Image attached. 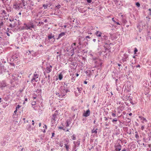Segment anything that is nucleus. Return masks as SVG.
<instances>
[{
	"label": "nucleus",
	"mask_w": 151,
	"mask_h": 151,
	"mask_svg": "<svg viewBox=\"0 0 151 151\" xmlns=\"http://www.w3.org/2000/svg\"><path fill=\"white\" fill-rule=\"evenodd\" d=\"M68 89L65 88L64 86H61L59 90V92H56V94L61 99L65 98V96L68 92H69Z\"/></svg>",
	"instance_id": "nucleus-1"
},
{
	"label": "nucleus",
	"mask_w": 151,
	"mask_h": 151,
	"mask_svg": "<svg viewBox=\"0 0 151 151\" xmlns=\"http://www.w3.org/2000/svg\"><path fill=\"white\" fill-rule=\"evenodd\" d=\"M25 5V1L24 0H22L15 2L13 5V7L14 9L18 10L21 8L24 7Z\"/></svg>",
	"instance_id": "nucleus-2"
},
{
	"label": "nucleus",
	"mask_w": 151,
	"mask_h": 151,
	"mask_svg": "<svg viewBox=\"0 0 151 151\" xmlns=\"http://www.w3.org/2000/svg\"><path fill=\"white\" fill-rule=\"evenodd\" d=\"M6 63V61L4 59L0 60V74H3L6 70L4 65Z\"/></svg>",
	"instance_id": "nucleus-3"
},
{
	"label": "nucleus",
	"mask_w": 151,
	"mask_h": 151,
	"mask_svg": "<svg viewBox=\"0 0 151 151\" xmlns=\"http://www.w3.org/2000/svg\"><path fill=\"white\" fill-rule=\"evenodd\" d=\"M39 75L36 74L35 72L31 80L32 83H35L38 81Z\"/></svg>",
	"instance_id": "nucleus-4"
},
{
	"label": "nucleus",
	"mask_w": 151,
	"mask_h": 151,
	"mask_svg": "<svg viewBox=\"0 0 151 151\" xmlns=\"http://www.w3.org/2000/svg\"><path fill=\"white\" fill-rule=\"evenodd\" d=\"M48 38L49 42H50L51 43L53 44L54 42L55 41V39L54 35H52L51 33H50L48 35Z\"/></svg>",
	"instance_id": "nucleus-5"
},
{
	"label": "nucleus",
	"mask_w": 151,
	"mask_h": 151,
	"mask_svg": "<svg viewBox=\"0 0 151 151\" xmlns=\"http://www.w3.org/2000/svg\"><path fill=\"white\" fill-rule=\"evenodd\" d=\"M93 59L95 60V63L97 66H101L102 64V61L99 59H96V58H93Z\"/></svg>",
	"instance_id": "nucleus-6"
},
{
	"label": "nucleus",
	"mask_w": 151,
	"mask_h": 151,
	"mask_svg": "<svg viewBox=\"0 0 151 151\" xmlns=\"http://www.w3.org/2000/svg\"><path fill=\"white\" fill-rule=\"evenodd\" d=\"M18 56L16 54H14L10 58L9 60L11 62H15L17 60Z\"/></svg>",
	"instance_id": "nucleus-7"
},
{
	"label": "nucleus",
	"mask_w": 151,
	"mask_h": 151,
	"mask_svg": "<svg viewBox=\"0 0 151 151\" xmlns=\"http://www.w3.org/2000/svg\"><path fill=\"white\" fill-rule=\"evenodd\" d=\"M19 77V73L18 72H16L12 76V79L14 80H17Z\"/></svg>",
	"instance_id": "nucleus-8"
},
{
	"label": "nucleus",
	"mask_w": 151,
	"mask_h": 151,
	"mask_svg": "<svg viewBox=\"0 0 151 151\" xmlns=\"http://www.w3.org/2000/svg\"><path fill=\"white\" fill-rule=\"evenodd\" d=\"M57 114L55 113L54 114L52 115V118L51 119V122L52 124H55V121L57 120L58 118L57 117Z\"/></svg>",
	"instance_id": "nucleus-9"
},
{
	"label": "nucleus",
	"mask_w": 151,
	"mask_h": 151,
	"mask_svg": "<svg viewBox=\"0 0 151 151\" xmlns=\"http://www.w3.org/2000/svg\"><path fill=\"white\" fill-rule=\"evenodd\" d=\"M52 66L51 65H49L47 66L45 70V72L47 73H50L52 71Z\"/></svg>",
	"instance_id": "nucleus-10"
},
{
	"label": "nucleus",
	"mask_w": 151,
	"mask_h": 151,
	"mask_svg": "<svg viewBox=\"0 0 151 151\" xmlns=\"http://www.w3.org/2000/svg\"><path fill=\"white\" fill-rule=\"evenodd\" d=\"M20 41L22 43H25L27 42V37L26 36H23L21 38Z\"/></svg>",
	"instance_id": "nucleus-11"
},
{
	"label": "nucleus",
	"mask_w": 151,
	"mask_h": 151,
	"mask_svg": "<svg viewBox=\"0 0 151 151\" xmlns=\"http://www.w3.org/2000/svg\"><path fill=\"white\" fill-rule=\"evenodd\" d=\"M124 106H120L117 108V113L119 114L121 113L124 110Z\"/></svg>",
	"instance_id": "nucleus-12"
},
{
	"label": "nucleus",
	"mask_w": 151,
	"mask_h": 151,
	"mask_svg": "<svg viewBox=\"0 0 151 151\" xmlns=\"http://www.w3.org/2000/svg\"><path fill=\"white\" fill-rule=\"evenodd\" d=\"M37 91H38V93L39 92H40V91L38 90H37V91H36V93H34L33 94V98L34 100L35 99H38V96H40V95H39V94H38L37 95L36 94V93H37Z\"/></svg>",
	"instance_id": "nucleus-13"
},
{
	"label": "nucleus",
	"mask_w": 151,
	"mask_h": 151,
	"mask_svg": "<svg viewBox=\"0 0 151 151\" xmlns=\"http://www.w3.org/2000/svg\"><path fill=\"white\" fill-rule=\"evenodd\" d=\"M128 55L126 54H124V56L122 58V60L123 62H127V60H128Z\"/></svg>",
	"instance_id": "nucleus-14"
},
{
	"label": "nucleus",
	"mask_w": 151,
	"mask_h": 151,
	"mask_svg": "<svg viewBox=\"0 0 151 151\" xmlns=\"http://www.w3.org/2000/svg\"><path fill=\"white\" fill-rule=\"evenodd\" d=\"M78 43L80 45H81L83 43L82 42L84 40V38L82 37L79 36L78 38Z\"/></svg>",
	"instance_id": "nucleus-15"
},
{
	"label": "nucleus",
	"mask_w": 151,
	"mask_h": 151,
	"mask_svg": "<svg viewBox=\"0 0 151 151\" xmlns=\"http://www.w3.org/2000/svg\"><path fill=\"white\" fill-rule=\"evenodd\" d=\"M6 86V84L4 81H2L0 82V88H4Z\"/></svg>",
	"instance_id": "nucleus-16"
},
{
	"label": "nucleus",
	"mask_w": 151,
	"mask_h": 151,
	"mask_svg": "<svg viewBox=\"0 0 151 151\" xmlns=\"http://www.w3.org/2000/svg\"><path fill=\"white\" fill-rule=\"evenodd\" d=\"M66 35L65 32H62L60 34H59L58 37L56 38V40H58L61 37L65 35Z\"/></svg>",
	"instance_id": "nucleus-17"
},
{
	"label": "nucleus",
	"mask_w": 151,
	"mask_h": 151,
	"mask_svg": "<svg viewBox=\"0 0 151 151\" xmlns=\"http://www.w3.org/2000/svg\"><path fill=\"white\" fill-rule=\"evenodd\" d=\"M115 150L116 151H120L122 148V146L119 144H118L115 147Z\"/></svg>",
	"instance_id": "nucleus-18"
},
{
	"label": "nucleus",
	"mask_w": 151,
	"mask_h": 151,
	"mask_svg": "<svg viewBox=\"0 0 151 151\" xmlns=\"http://www.w3.org/2000/svg\"><path fill=\"white\" fill-rule=\"evenodd\" d=\"M90 110L88 109L83 114V116L85 117H87L89 116L90 114Z\"/></svg>",
	"instance_id": "nucleus-19"
},
{
	"label": "nucleus",
	"mask_w": 151,
	"mask_h": 151,
	"mask_svg": "<svg viewBox=\"0 0 151 151\" xmlns=\"http://www.w3.org/2000/svg\"><path fill=\"white\" fill-rule=\"evenodd\" d=\"M66 142L67 144H64L65 146V147L67 151H68L69 150V145L68 144L69 142V141L68 140H66Z\"/></svg>",
	"instance_id": "nucleus-20"
},
{
	"label": "nucleus",
	"mask_w": 151,
	"mask_h": 151,
	"mask_svg": "<svg viewBox=\"0 0 151 151\" xmlns=\"http://www.w3.org/2000/svg\"><path fill=\"white\" fill-rule=\"evenodd\" d=\"M51 5V3H47L46 4H44L43 5V7H44V9H46L48 8V7H50V6Z\"/></svg>",
	"instance_id": "nucleus-21"
},
{
	"label": "nucleus",
	"mask_w": 151,
	"mask_h": 151,
	"mask_svg": "<svg viewBox=\"0 0 151 151\" xmlns=\"http://www.w3.org/2000/svg\"><path fill=\"white\" fill-rule=\"evenodd\" d=\"M80 139L77 140V141H74L73 142V144L74 145H76V146L78 147L80 144Z\"/></svg>",
	"instance_id": "nucleus-22"
},
{
	"label": "nucleus",
	"mask_w": 151,
	"mask_h": 151,
	"mask_svg": "<svg viewBox=\"0 0 151 151\" xmlns=\"http://www.w3.org/2000/svg\"><path fill=\"white\" fill-rule=\"evenodd\" d=\"M24 26L23 27V29H29V28H29V25H27V24H26L25 23H24Z\"/></svg>",
	"instance_id": "nucleus-23"
},
{
	"label": "nucleus",
	"mask_w": 151,
	"mask_h": 151,
	"mask_svg": "<svg viewBox=\"0 0 151 151\" xmlns=\"http://www.w3.org/2000/svg\"><path fill=\"white\" fill-rule=\"evenodd\" d=\"M101 39L102 41H104L105 40L107 39L108 37L106 36L105 35H101Z\"/></svg>",
	"instance_id": "nucleus-24"
},
{
	"label": "nucleus",
	"mask_w": 151,
	"mask_h": 151,
	"mask_svg": "<svg viewBox=\"0 0 151 151\" xmlns=\"http://www.w3.org/2000/svg\"><path fill=\"white\" fill-rule=\"evenodd\" d=\"M139 118L140 119V120L141 121L143 122V123H144V122H147V120H146V119L144 118V117H139Z\"/></svg>",
	"instance_id": "nucleus-25"
},
{
	"label": "nucleus",
	"mask_w": 151,
	"mask_h": 151,
	"mask_svg": "<svg viewBox=\"0 0 151 151\" xmlns=\"http://www.w3.org/2000/svg\"><path fill=\"white\" fill-rule=\"evenodd\" d=\"M26 128L27 130L29 131H31L32 129V128L31 127V126L30 124L27 125Z\"/></svg>",
	"instance_id": "nucleus-26"
},
{
	"label": "nucleus",
	"mask_w": 151,
	"mask_h": 151,
	"mask_svg": "<svg viewBox=\"0 0 151 151\" xmlns=\"http://www.w3.org/2000/svg\"><path fill=\"white\" fill-rule=\"evenodd\" d=\"M97 129H95L94 128L92 130L91 133L92 134L94 133L95 134H97Z\"/></svg>",
	"instance_id": "nucleus-27"
},
{
	"label": "nucleus",
	"mask_w": 151,
	"mask_h": 151,
	"mask_svg": "<svg viewBox=\"0 0 151 151\" xmlns=\"http://www.w3.org/2000/svg\"><path fill=\"white\" fill-rule=\"evenodd\" d=\"M71 124V122L70 120L68 119L66 121V126L68 127Z\"/></svg>",
	"instance_id": "nucleus-28"
},
{
	"label": "nucleus",
	"mask_w": 151,
	"mask_h": 151,
	"mask_svg": "<svg viewBox=\"0 0 151 151\" xmlns=\"http://www.w3.org/2000/svg\"><path fill=\"white\" fill-rule=\"evenodd\" d=\"M0 14H1L6 16L7 14V12L5 10H2L1 11Z\"/></svg>",
	"instance_id": "nucleus-29"
},
{
	"label": "nucleus",
	"mask_w": 151,
	"mask_h": 151,
	"mask_svg": "<svg viewBox=\"0 0 151 151\" xmlns=\"http://www.w3.org/2000/svg\"><path fill=\"white\" fill-rule=\"evenodd\" d=\"M96 34L97 36V37H101V35H102L101 32L99 31H97L96 32Z\"/></svg>",
	"instance_id": "nucleus-30"
},
{
	"label": "nucleus",
	"mask_w": 151,
	"mask_h": 151,
	"mask_svg": "<svg viewBox=\"0 0 151 151\" xmlns=\"http://www.w3.org/2000/svg\"><path fill=\"white\" fill-rule=\"evenodd\" d=\"M129 98H130L129 96H125L124 97L123 100L124 101H127V100H129Z\"/></svg>",
	"instance_id": "nucleus-31"
},
{
	"label": "nucleus",
	"mask_w": 151,
	"mask_h": 151,
	"mask_svg": "<svg viewBox=\"0 0 151 151\" xmlns=\"http://www.w3.org/2000/svg\"><path fill=\"white\" fill-rule=\"evenodd\" d=\"M63 77V75L62 74V73H60V74L58 75V78L60 80H61Z\"/></svg>",
	"instance_id": "nucleus-32"
},
{
	"label": "nucleus",
	"mask_w": 151,
	"mask_h": 151,
	"mask_svg": "<svg viewBox=\"0 0 151 151\" xmlns=\"http://www.w3.org/2000/svg\"><path fill=\"white\" fill-rule=\"evenodd\" d=\"M33 108L35 110H37L39 109L40 108V106L38 105L36 106H33Z\"/></svg>",
	"instance_id": "nucleus-33"
},
{
	"label": "nucleus",
	"mask_w": 151,
	"mask_h": 151,
	"mask_svg": "<svg viewBox=\"0 0 151 151\" xmlns=\"http://www.w3.org/2000/svg\"><path fill=\"white\" fill-rule=\"evenodd\" d=\"M118 121L117 119L116 118L113 119L112 120V122L113 124H116V122Z\"/></svg>",
	"instance_id": "nucleus-34"
},
{
	"label": "nucleus",
	"mask_w": 151,
	"mask_h": 151,
	"mask_svg": "<svg viewBox=\"0 0 151 151\" xmlns=\"http://www.w3.org/2000/svg\"><path fill=\"white\" fill-rule=\"evenodd\" d=\"M71 139L73 140H75L76 139V136L75 134H73L71 137Z\"/></svg>",
	"instance_id": "nucleus-35"
},
{
	"label": "nucleus",
	"mask_w": 151,
	"mask_h": 151,
	"mask_svg": "<svg viewBox=\"0 0 151 151\" xmlns=\"http://www.w3.org/2000/svg\"><path fill=\"white\" fill-rule=\"evenodd\" d=\"M78 147L76 146V145H74L73 146L72 149V151H76L77 150V149H76V147Z\"/></svg>",
	"instance_id": "nucleus-36"
},
{
	"label": "nucleus",
	"mask_w": 151,
	"mask_h": 151,
	"mask_svg": "<svg viewBox=\"0 0 151 151\" xmlns=\"http://www.w3.org/2000/svg\"><path fill=\"white\" fill-rule=\"evenodd\" d=\"M135 137L137 139H138L139 138V137L138 132H135Z\"/></svg>",
	"instance_id": "nucleus-37"
},
{
	"label": "nucleus",
	"mask_w": 151,
	"mask_h": 151,
	"mask_svg": "<svg viewBox=\"0 0 151 151\" xmlns=\"http://www.w3.org/2000/svg\"><path fill=\"white\" fill-rule=\"evenodd\" d=\"M35 26L33 24H31L29 25V29H31L32 28H34Z\"/></svg>",
	"instance_id": "nucleus-38"
},
{
	"label": "nucleus",
	"mask_w": 151,
	"mask_h": 151,
	"mask_svg": "<svg viewBox=\"0 0 151 151\" xmlns=\"http://www.w3.org/2000/svg\"><path fill=\"white\" fill-rule=\"evenodd\" d=\"M47 78H48V80H47V81H48V82L49 83H50V75H48V76H47Z\"/></svg>",
	"instance_id": "nucleus-39"
},
{
	"label": "nucleus",
	"mask_w": 151,
	"mask_h": 151,
	"mask_svg": "<svg viewBox=\"0 0 151 151\" xmlns=\"http://www.w3.org/2000/svg\"><path fill=\"white\" fill-rule=\"evenodd\" d=\"M115 111L114 112H111V114L113 117H115L116 116V114L115 113Z\"/></svg>",
	"instance_id": "nucleus-40"
},
{
	"label": "nucleus",
	"mask_w": 151,
	"mask_h": 151,
	"mask_svg": "<svg viewBox=\"0 0 151 151\" xmlns=\"http://www.w3.org/2000/svg\"><path fill=\"white\" fill-rule=\"evenodd\" d=\"M76 46V43H74L72 45V47L73 48V51H75V49H76V47H74Z\"/></svg>",
	"instance_id": "nucleus-41"
},
{
	"label": "nucleus",
	"mask_w": 151,
	"mask_h": 151,
	"mask_svg": "<svg viewBox=\"0 0 151 151\" xmlns=\"http://www.w3.org/2000/svg\"><path fill=\"white\" fill-rule=\"evenodd\" d=\"M18 149H21V151H25V149L23 148H22V146H20L18 147Z\"/></svg>",
	"instance_id": "nucleus-42"
},
{
	"label": "nucleus",
	"mask_w": 151,
	"mask_h": 151,
	"mask_svg": "<svg viewBox=\"0 0 151 151\" xmlns=\"http://www.w3.org/2000/svg\"><path fill=\"white\" fill-rule=\"evenodd\" d=\"M6 143V141L5 140V138L4 139V142L2 144V146H5Z\"/></svg>",
	"instance_id": "nucleus-43"
},
{
	"label": "nucleus",
	"mask_w": 151,
	"mask_h": 151,
	"mask_svg": "<svg viewBox=\"0 0 151 151\" xmlns=\"http://www.w3.org/2000/svg\"><path fill=\"white\" fill-rule=\"evenodd\" d=\"M116 104H117L123 105L124 104V103L123 102H121L120 101H117L116 102Z\"/></svg>",
	"instance_id": "nucleus-44"
},
{
	"label": "nucleus",
	"mask_w": 151,
	"mask_h": 151,
	"mask_svg": "<svg viewBox=\"0 0 151 151\" xmlns=\"http://www.w3.org/2000/svg\"><path fill=\"white\" fill-rule=\"evenodd\" d=\"M10 64L11 65L14 66V67L15 66V64H14V63H13V62H11L10 63Z\"/></svg>",
	"instance_id": "nucleus-45"
},
{
	"label": "nucleus",
	"mask_w": 151,
	"mask_h": 151,
	"mask_svg": "<svg viewBox=\"0 0 151 151\" xmlns=\"http://www.w3.org/2000/svg\"><path fill=\"white\" fill-rule=\"evenodd\" d=\"M58 128L61 129H63V130L65 131V129L64 128V127L62 126H60L58 127Z\"/></svg>",
	"instance_id": "nucleus-46"
},
{
	"label": "nucleus",
	"mask_w": 151,
	"mask_h": 151,
	"mask_svg": "<svg viewBox=\"0 0 151 151\" xmlns=\"http://www.w3.org/2000/svg\"><path fill=\"white\" fill-rule=\"evenodd\" d=\"M44 24V22H39V24H38V26H40V24Z\"/></svg>",
	"instance_id": "nucleus-47"
},
{
	"label": "nucleus",
	"mask_w": 151,
	"mask_h": 151,
	"mask_svg": "<svg viewBox=\"0 0 151 151\" xmlns=\"http://www.w3.org/2000/svg\"><path fill=\"white\" fill-rule=\"evenodd\" d=\"M137 51H138V50H137V49L136 47L134 48V54H135L136 53V52H137Z\"/></svg>",
	"instance_id": "nucleus-48"
},
{
	"label": "nucleus",
	"mask_w": 151,
	"mask_h": 151,
	"mask_svg": "<svg viewBox=\"0 0 151 151\" xmlns=\"http://www.w3.org/2000/svg\"><path fill=\"white\" fill-rule=\"evenodd\" d=\"M78 11H79L80 12H81V13H83V10L82 9H81V8H79L78 9Z\"/></svg>",
	"instance_id": "nucleus-49"
},
{
	"label": "nucleus",
	"mask_w": 151,
	"mask_h": 151,
	"mask_svg": "<svg viewBox=\"0 0 151 151\" xmlns=\"http://www.w3.org/2000/svg\"><path fill=\"white\" fill-rule=\"evenodd\" d=\"M77 89L78 90L79 93H81V91H82V89L81 88H77Z\"/></svg>",
	"instance_id": "nucleus-50"
},
{
	"label": "nucleus",
	"mask_w": 151,
	"mask_h": 151,
	"mask_svg": "<svg viewBox=\"0 0 151 151\" xmlns=\"http://www.w3.org/2000/svg\"><path fill=\"white\" fill-rule=\"evenodd\" d=\"M136 5L138 7H139L140 6V4L139 3L137 2L136 3Z\"/></svg>",
	"instance_id": "nucleus-51"
},
{
	"label": "nucleus",
	"mask_w": 151,
	"mask_h": 151,
	"mask_svg": "<svg viewBox=\"0 0 151 151\" xmlns=\"http://www.w3.org/2000/svg\"><path fill=\"white\" fill-rule=\"evenodd\" d=\"M60 6L61 5L60 4H58L56 6V7L58 9H59L60 7Z\"/></svg>",
	"instance_id": "nucleus-52"
},
{
	"label": "nucleus",
	"mask_w": 151,
	"mask_h": 151,
	"mask_svg": "<svg viewBox=\"0 0 151 151\" xmlns=\"http://www.w3.org/2000/svg\"><path fill=\"white\" fill-rule=\"evenodd\" d=\"M129 101H130V102L131 104H133V102L132 101V99L131 98H129Z\"/></svg>",
	"instance_id": "nucleus-53"
},
{
	"label": "nucleus",
	"mask_w": 151,
	"mask_h": 151,
	"mask_svg": "<svg viewBox=\"0 0 151 151\" xmlns=\"http://www.w3.org/2000/svg\"><path fill=\"white\" fill-rule=\"evenodd\" d=\"M3 22L0 20V26H3Z\"/></svg>",
	"instance_id": "nucleus-54"
},
{
	"label": "nucleus",
	"mask_w": 151,
	"mask_h": 151,
	"mask_svg": "<svg viewBox=\"0 0 151 151\" xmlns=\"http://www.w3.org/2000/svg\"><path fill=\"white\" fill-rule=\"evenodd\" d=\"M43 128H44V129H47V126L45 124H44V126H43Z\"/></svg>",
	"instance_id": "nucleus-55"
},
{
	"label": "nucleus",
	"mask_w": 151,
	"mask_h": 151,
	"mask_svg": "<svg viewBox=\"0 0 151 151\" xmlns=\"http://www.w3.org/2000/svg\"><path fill=\"white\" fill-rule=\"evenodd\" d=\"M36 104V102L35 101H33L32 103V106L35 105Z\"/></svg>",
	"instance_id": "nucleus-56"
},
{
	"label": "nucleus",
	"mask_w": 151,
	"mask_h": 151,
	"mask_svg": "<svg viewBox=\"0 0 151 151\" xmlns=\"http://www.w3.org/2000/svg\"><path fill=\"white\" fill-rule=\"evenodd\" d=\"M44 75L45 76V77L46 78H47V76L46 73L45 72H44Z\"/></svg>",
	"instance_id": "nucleus-57"
},
{
	"label": "nucleus",
	"mask_w": 151,
	"mask_h": 151,
	"mask_svg": "<svg viewBox=\"0 0 151 151\" xmlns=\"http://www.w3.org/2000/svg\"><path fill=\"white\" fill-rule=\"evenodd\" d=\"M59 145L61 147H62L63 146V143L62 142H60L59 144Z\"/></svg>",
	"instance_id": "nucleus-58"
},
{
	"label": "nucleus",
	"mask_w": 151,
	"mask_h": 151,
	"mask_svg": "<svg viewBox=\"0 0 151 151\" xmlns=\"http://www.w3.org/2000/svg\"><path fill=\"white\" fill-rule=\"evenodd\" d=\"M20 106L19 105H18L16 107V109L17 110L19 108Z\"/></svg>",
	"instance_id": "nucleus-59"
},
{
	"label": "nucleus",
	"mask_w": 151,
	"mask_h": 151,
	"mask_svg": "<svg viewBox=\"0 0 151 151\" xmlns=\"http://www.w3.org/2000/svg\"><path fill=\"white\" fill-rule=\"evenodd\" d=\"M92 1V0H87V1L88 3H91V2Z\"/></svg>",
	"instance_id": "nucleus-60"
},
{
	"label": "nucleus",
	"mask_w": 151,
	"mask_h": 151,
	"mask_svg": "<svg viewBox=\"0 0 151 151\" xmlns=\"http://www.w3.org/2000/svg\"><path fill=\"white\" fill-rule=\"evenodd\" d=\"M145 128V127L144 126H142L141 127V129L142 130H143Z\"/></svg>",
	"instance_id": "nucleus-61"
},
{
	"label": "nucleus",
	"mask_w": 151,
	"mask_h": 151,
	"mask_svg": "<svg viewBox=\"0 0 151 151\" xmlns=\"http://www.w3.org/2000/svg\"><path fill=\"white\" fill-rule=\"evenodd\" d=\"M85 38L86 39H87V38L90 39L91 37L89 36H86Z\"/></svg>",
	"instance_id": "nucleus-62"
},
{
	"label": "nucleus",
	"mask_w": 151,
	"mask_h": 151,
	"mask_svg": "<svg viewBox=\"0 0 151 151\" xmlns=\"http://www.w3.org/2000/svg\"><path fill=\"white\" fill-rule=\"evenodd\" d=\"M104 120L105 121H107V120H108V118L107 117H104Z\"/></svg>",
	"instance_id": "nucleus-63"
},
{
	"label": "nucleus",
	"mask_w": 151,
	"mask_h": 151,
	"mask_svg": "<svg viewBox=\"0 0 151 151\" xmlns=\"http://www.w3.org/2000/svg\"><path fill=\"white\" fill-rule=\"evenodd\" d=\"M148 10L150 11V14L151 15V9H149Z\"/></svg>",
	"instance_id": "nucleus-64"
}]
</instances>
